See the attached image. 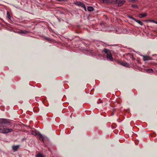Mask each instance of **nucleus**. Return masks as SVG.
Masks as SVG:
<instances>
[{
	"label": "nucleus",
	"mask_w": 157,
	"mask_h": 157,
	"mask_svg": "<svg viewBox=\"0 0 157 157\" xmlns=\"http://www.w3.org/2000/svg\"><path fill=\"white\" fill-rule=\"evenodd\" d=\"M10 125V122L8 120L5 118L0 119V132L6 133L10 132L13 131L11 128H9L4 125Z\"/></svg>",
	"instance_id": "nucleus-1"
},
{
	"label": "nucleus",
	"mask_w": 157,
	"mask_h": 157,
	"mask_svg": "<svg viewBox=\"0 0 157 157\" xmlns=\"http://www.w3.org/2000/svg\"><path fill=\"white\" fill-rule=\"evenodd\" d=\"M125 1L123 0H112L111 3L112 4H118V6H122L125 2Z\"/></svg>",
	"instance_id": "nucleus-2"
},
{
	"label": "nucleus",
	"mask_w": 157,
	"mask_h": 157,
	"mask_svg": "<svg viewBox=\"0 0 157 157\" xmlns=\"http://www.w3.org/2000/svg\"><path fill=\"white\" fill-rule=\"evenodd\" d=\"M103 52L107 54V59H109L111 61L113 60V57L112 54L110 52V51L109 50L104 48Z\"/></svg>",
	"instance_id": "nucleus-3"
},
{
	"label": "nucleus",
	"mask_w": 157,
	"mask_h": 157,
	"mask_svg": "<svg viewBox=\"0 0 157 157\" xmlns=\"http://www.w3.org/2000/svg\"><path fill=\"white\" fill-rule=\"evenodd\" d=\"M74 4L77 6L82 7L84 9L85 11H86V7L83 3L80 2H74Z\"/></svg>",
	"instance_id": "nucleus-4"
},
{
	"label": "nucleus",
	"mask_w": 157,
	"mask_h": 157,
	"mask_svg": "<svg viewBox=\"0 0 157 157\" xmlns=\"http://www.w3.org/2000/svg\"><path fill=\"white\" fill-rule=\"evenodd\" d=\"M119 64L123 65L124 66L128 67L129 66V64L125 62H121L120 61L117 62Z\"/></svg>",
	"instance_id": "nucleus-5"
},
{
	"label": "nucleus",
	"mask_w": 157,
	"mask_h": 157,
	"mask_svg": "<svg viewBox=\"0 0 157 157\" xmlns=\"http://www.w3.org/2000/svg\"><path fill=\"white\" fill-rule=\"evenodd\" d=\"M142 56L143 57V59L144 61L152 59L149 56L144 55H142Z\"/></svg>",
	"instance_id": "nucleus-6"
},
{
	"label": "nucleus",
	"mask_w": 157,
	"mask_h": 157,
	"mask_svg": "<svg viewBox=\"0 0 157 157\" xmlns=\"http://www.w3.org/2000/svg\"><path fill=\"white\" fill-rule=\"evenodd\" d=\"M19 147V145L13 146H12V149L14 151H15L17 150Z\"/></svg>",
	"instance_id": "nucleus-7"
},
{
	"label": "nucleus",
	"mask_w": 157,
	"mask_h": 157,
	"mask_svg": "<svg viewBox=\"0 0 157 157\" xmlns=\"http://www.w3.org/2000/svg\"><path fill=\"white\" fill-rule=\"evenodd\" d=\"M147 15V14L146 13H144L140 14L139 16L140 18H142L146 16Z\"/></svg>",
	"instance_id": "nucleus-8"
},
{
	"label": "nucleus",
	"mask_w": 157,
	"mask_h": 157,
	"mask_svg": "<svg viewBox=\"0 0 157 157\" xmlns=\"http://www.w3.org/2000/svg\"><path fill=\"white\" fill-rule=\"evenodd\" d=\"M87 9L90 12L94 10V8L92 6H88Z\"/></svg>",
	"instance_id": "nucleus-9"
},
{
	"label": "nucleus",
	"mask_w": 157,
	"mask_h": 157,
	"mask_svg": "<svg viewBox=\"0 0 157 157\" xmlns=\"http://www.w3.org/2000/svg\"><path fill=\"white\" fill-rule=\"evenodd\" d=\"M135 21L138 24H139L141 26L143 25V23L140 21L136 19V20H135Z\"/></svg>",
	"instance_id": "nucleus-10"
},
{
	"label": "nucleus",
	"mask_w": 157,
	"mask_h": 157,
	"mask_svg": "<svg viewBox=\"0 0 157 157\" xmlns=\"http://www.w3.org/2000/svg\"><path fill=\"white\" fill-rule=\"evenodd\" d=\"M38 136H39V137L41 139L42 141L43 142L44 140V138L43 136V135L41 134L40 132H39V134H38Z\"/></svg>",
	"instance_id": "nucleus-11"
},
{
	"label": "nucleus",
	"mask_w": 157,
	"mask_h": 157,
	"mask_svg": "<svg viewBox=\"0 0 157 157\" xmlns=\"http://www.w3.org/2000/svg\"><path fill=\"white\" fill-rule=\"evenodd\" d=\"M29 33V32L28 31H26V30H21L20 32V33L24 34H26L27 33Z\"/></svg>",
	"instance_id": "nucleus-12"
},
{
	"label": "nucleus",
	"mask_w": 157,
	"mask_h": 157,
	"mask_svg": "<svg viewBox=\"0 0 157 157\" xmlns=\"http://www.w3.org/2000/svg\"><path fill=\"white\" fill-rule=\"evenodd\" d=\"M101 2L105 3H110L109 1L108 0H101Z\"/></svg>",
	"instance_id": "nucleus-13"
},
{
	"label": "nucleus",
	"mask_w": 157,
	"mask_h": 157,
	"mask_svg": "<svg viewBox=\"0 0 157 157\" xmlns=\"http://www.w3.org/2000/svg\"><path fill=\"white\" fill-rule=\"evenodd\" d=\"M31 134L34 136H36L37 134L36 132L34 131H31Z\"/></svg>",
	"instance_id": "nucleus-14"
},
{
	"label": "nucleus",
	"mask_w": 157,
	"mask_h": 157,
	"mask_svg": "<svg viewBox=\"0 0 157 157\" xmlns=\"http://www.w3.org/2000/svg\"><path fill=\"white\" fill-rule=\"evenodd\" d=\"M147 71L148 73H152L153 71V70L151 69H149L147 70Z\"/></svg>",
	"instance_id": "nucleus-15"
},
{
	"label": "nucleus",
	"mask_w": 157,
	"mask_h": 157,
	"mask_svg": "<svg viewBox=\"0 0 157 157\" xmlns=\"http://www.w3.org/2000/svg\"><path fill=\"white\" fill-rule=\"evenodd\" d=\"M7 15L9 19H10V16L9 12L8 11L7 12Z\"/></svg>",
	"instance_id": "nucleus-16"
},
{
	"label": "nucleus",
	"mask_w": 157,
	"mask_h": 157,
	"mask_svg": "<svg viewBox=\"0 0 157 157\" xmlns=\"http://www.w3.org/2000/svg\"><path fill=\"white\" fill-rule=\"evenodd\" d=\"M36 157H43V156L41 154L39 153L36 155Z\"/></svg>",
	"instance_id": "nucleus-17"
},
{
	"label": "nucleus",
	"mask_w": 157,
	"mask_h": 157,
	"mask_svg": "<svg viewBox=\"0 0 157 157\" xmlns=\"http://www.w3.org/2000/svg\"><path fill=\"white\" fill-rule=\"evenodd\" d=\"M149 22H152L157 24V22L153 20H149L148 21Z\"/></svg>",
	"instance_id": "nucleus-18"
},
{
	"label": "nucleus",
	"mask_w": 157,
	"mask_h": 157,
	"mask_svg": "<svg viewBox=\"0 0 157 157\" xmlns=\"http://www.w3.org/2000/svg\"><path fill=\"white\" fill-rule=\"evenodd\" d=\"M128 18H129L132 19L134 20V21H135V20H136V19L135 18L132 17L130 16V15H128Z\"/></svg>",
	"instance_id": "nucleus-19"
},
{
	"label": "nucleus",
	"mask_w": 157,
	"mask_h": 157,
	"mask_svg": "<svg viewBox=\"0 0 157 157\" xmlns=\"http://www.w3.org/2000/svg\"><path fill=\"white\" fill-rule=\"evenodd\" d=\"M132 7L133 8H138V6L136 5H132Z\"/></svg>",
	"instance_id": "nucleus-20"
},
{
	"label": "nucleus",
	"mask_w": 157,
	"mask_h": 157,
	"mask_svg": "<svg viewBox=\"0 0 157 157\" xmlns=\"http://www.w3.org/2000/svg\"><path fill=\"white\" fill-rule=\"evenodd\" d=\"M128 1L129 2H135V0H128Z\"/></svg>",
	"instance_id": "nucleus-21"
},
{
	"label": "nucleus",
	"mask_w": 157,
	"mask_h": 157,
	"mask_svg": "<svg viewBox=\"0 0 157 157\" xmlns=\"http://www.w3.org/2000/svg\"><path fill=\"white\" fill-rule=\"evenodd\" d=\"M58 2H61L62 1H67V0H56Z\"/></svg>",
	"instance_id": "nucleus-22"
},
{
	"label": "nucleus",
	"mask_w": 157,
	"mask_h": 157,
	"mask_svg": "<svg viewBox=\"0 0 157 157\" xmlns=\"http://www.w3.org/2000/svg\"><path fill=\"white\" fill-rule=\"evenodd\" d=\"M45 39H46L47 40H49V38H48V37H46V38H45Z\"/></svg>",
	"instance_id": "nucleus-23"
},
{
	"label": "nucleus",
	"mask_w": 157,
	"mask_h": 157,
	"mask_svg": "<svg viewBox=\"0 0 157 157\" xmlns=\"http://www.w3.org/2000/svg\"><path fill=\"white\" fill-rule=\"evenodd\" d=\"M113 114H114L113 113H112V115H113Z\"/></svg>",
	"instance_id": "nucleus-24"
}]
</instances>
